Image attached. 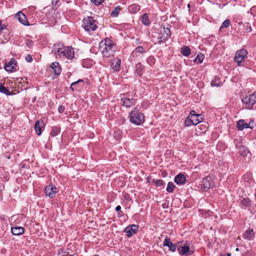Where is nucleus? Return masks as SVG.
<instances>
[{
	"label": "nucleus",
	"mask_w": 256,
	"mask_h": 256,
	"mask_svg": "<svg viewBox=\"0 0 256 256\" xmlns=\"http://www.w3.org/2000/svg\"><path fill=\"white\" fill-rule=\"evenodd\" d=\"M0 92L4 94L6 96H11L12 94V92H10L7 88L2 84H0Z\"/></svg>",
	"instance_id": "33"
},
{
	"label": "nucleus",
	"mask_w": 256,
	"mask_h": 256,
	"mask_svg": "<svg viewBox=\"0 0 256 256\" xmlns=\"http://www.w3.org/2000/svg\"><path fill=\"white\" fill-rule=\"evenodd\" d=\"M176 186L172 182H169L166 188V191L168 192L172 193L173 192Z\"/></svg>",
	"instance_id": "39"
},
{
	"label": "nucleus",
	"mask_w": 256,
	"mask_h": 256,
	"mask_svg": "<svg viewBox=\"0 0 256 256\" xmlns=\"http://www.w3.org/2000/svg\"><path fill=\"white\" fill-rule=\"evenodd\" d=\"M94 256H99L98 254H95Z\"/></svg>",
	"instance_id": "55"
},
{
	"label": "nucleus",
	"mask_w": 256,
	"mask_h": 256,
	"mask_svg": "<svg viewBox=\"0 0 256 256\" xmlns=\"http://www.w3.org/2000/svg\"><path fill=\"white\" fill-rule=\"evenodd\" d=\"M185 124L186 126H190L192 125H194L192 118V116L190 114L186 117V119Z\"/></svg>",
	"instance_id": "37"
},
{
	"label": "nucleus",
	"mask_w": 256,
	"mask_h": 256,
	"mask_svg": "<svg viewBox=\"0 0 256 256\" xmlns=\"http://www.w3.org/2000/svg\"><path fill=\"white\" fill-rule=\"evenodd\" d=\"M254 120H251L248 123H247L244 120H240L237 122L236 126L240 130L248 128L252 129L254 128Z\"/></svg>",
	"instance_id": "13"
},
{
	"label": "nucleus",
	"mask_w": 256,
	"mask_h": 256,
	"mask_svg": "<svg viewBox=\"0 0 256 256\" xmlns=\"http://www.w3.org/2000/svg\"><path fill=\"white\" fill-rule=\"evenodd\" d=\"M140 6L138 4H134L128 7V11L132 14H136L140 10Z\"/></svg>",
	"instance_id": "28"
},
{
	"label": "nucleus",
	"mask_w": 256,
	"mask_h": 256,
	"mask_svg": "<svg viewBox=\"0 0 256 256\" xmlns=\"http://www.w3.org/2000/svg\"><path fill=\"white\" fill-rule=\"evenodd\" d=\"M121 210V206H118L116 208V211L119 212Z\"/></svg>",
	"instance_id": "49"
},
{
	"label": "nucleus",
	"mask_w": 256,
	"mask_h": 256,
	"mask_svg": "<svg viewBox=\"0 0 256 256\" xmlns=\"http://www.w3.org/2000/svg\"><path fill=\"white\" fill-rule=\"evenodd\" d=\"M248 51L244 48H242L236 52L234 61L237 63L238 66H243L242 62L246 58H248Z\"/></svg>",
	"instance_id": "6"
},
{
	"label": "nucleus",
	"mask_w": 256,
	"mask_h": 256,
	"mask_svg": "<svg viewBox=\"0 0 256 256\" xmlns=\"http://www.w3.org/2000/svg\"><path fill=\"white\" fill-rule=\"evenodd\" d=\"M254 232L253 230L252 229H248L242 235V238L244 239L247 240H251L252 238L254 236Z\"/></svg>",
	"instance_id": "26"
},
{
	"label": "nucleus",
	"mask_w": 256,
	"mask_h": 256,
	"mask_svg": "<svg viewBox=\"0 0 256 256\" xmlns=\"http://www.w3.org/2000/svg\"><path fill=\"white\" fill-rule=\"evenodd\" d=\"M111 68L114 72H118L120 69L121 60L118 57L112 58L110 60Z\"/></svg>",
	"instance_id": "16"
},
{
	"label": "nucleus",
	"mask_w": 256,
	"mask_h": 256,
	"mask_svg": "<svg viewBox=\"0 0 256 256\" xmlns=\"http://www.w3.org/2000/svg\"><path fill=\"white\" fill-rule=\"evenodd\" d=\"M146 62L150 66H152L156 62V59L154 56H150L147 58Z\"/></svg>",
	"instance_id": "38"
},
{
	"label": "nucleus",
	"mask_w": 256,
	"mask_h": 256,
	"mask_svg": "<svg viewBox=\"0 0 256 256\" xmlns=\"http://www.w3.org/2000/svg\"><path fill=\"white\" fill-rule=\"evenodd\" d=\"M83 28L86 31H94L97 28L96 21L92 16H88L84 20Z\"/></svg>",
	"instance_id": "5"
},
{
	"label": "nucleus",
	"mask_w": 256,
	"mask_h": 256,
	"mask_svg": "<svg viewBox=\"0 0 256 256\" xmlns=\"http://www.w3.org/2000/svg\"><path fill=\"white\" fill-rule=\"evenodd\" d=\"M65 110L64 106L62 105L59 106L58 108V111L60 113H62Z\"/></svg>",
	"instance_id": "45"
},
{
	"label": "nucleus",
	"mask_w": 256,
	"mask_h": 256,
	"mask_svg": "<svg viewBox=\"0 0 256 256\" xmlns=\"http://www.w3.org/2000/svg\"><path fill=\"white\" fill-rule=\"evenodd\" d=\"M186 181V178L185 176L182 174L180 173L178 175H176L174 178V182L179 185L184 184H185Z\"/></svg>",
	"instance_id": "22"
},
{
	"label": "nucleus",
	"mask_w": 256,
	"mask_h": 256,
	"mask_svg": "<svg viewBox=\"0 0 256 256\" xmlns=\"http://www.w3.org/2000/svg\"><path fill=\"white\" fill-rule=\"evenodd\" d=\"M252 30V28L250 26H248L246 28V32H250Z\"/></svg>",
	"instance_id": "48"
},
{
	"label": "nucleus",
	"mask_w": 256,
	"mask_h": 256,
	"mask_svg": "<svg viewBox=\"0 0 256 256\" xmlns=\"http://www.w3.org/2000/svg\"><path fill=\"white\" fill-rule=\"evenodd\" d=\"M171 36L170 30L168 28L162 27L160 28V32L158 34V39L160 44L166 41Z\"/></svg>",
	"instance_id": "7"
},
{
	"label": "nucleus",
	"mask_w": 256,
	"mask_h": 256,
	"mask_svg": "<svg viewBox=\"0 0 256 256\" xmlns=\"http://www.w3.org/2000/svg\"><path fill=\"white\" fill-rule=\"evenodd\" d=\"M44 192L46 196L53 198L57 193V188L54 184H49L45 188Z\"/></svg>",
	"instance_id": "14"
},
{
	"label": "nucleus",
	"mask_w": 256,
	"mask_h": 256,
	"mask_svg": "<svg viewBox=\"0 0 256 256\" xmlns=\"http://www.w3.org/2000/svg\"><path fill=\"white\" fill-rule=\"evenodd\" d=\"M141 21L142 24L146 26H148L150 24V18L147 14H144L142 15Z\"/></svg>",
	"instance_id": "31"
},
{
	"label": "nucleus",
	"mask_w": 256,
	"mask_h": 256,
	"mask_svg": "<svg viewBox=\"0 0 256 256\" xmlns=\"http://www.w3.org/2000/svg\"><path fill=\"white\" fill-rule=\"evenodd\" d=\"M7 28V26L6 25V24H1V26H0V33L1 34L2 32L4 30H6Z\"/></svg>",
	"instance_id": "46"
},
{
	"label": "nucleus",
	"mask_w": 256,
	"mask_h": 256,
	"mask_svg": "<svg viewBox=\"0 0 256 256\" xmlns=\"http://www.w3.org/2000/svg\"><path fill=\"white\" fill-rule=\"evenodd\" d=\"M242 100L246 108L252 110L254 105L256 104V92L244 97Z\"/></svg>",
	"instance_id": "4"
},
{
	"label": "nucleus",
	"mask_w": 256,
	"mask_h": 256,
	"mask_svg": "<svg viewBox=\"0 0 256 256\" xmlns=\"http://www.w3.org/2000/svg\"><path fill=\"white\" fill-rule=\"evenodd\" d=\"M138 228L137 224H130L124 229V232L126 233L128 238H130L136 233Z\"/></svg>",
	"instance_id": "12"
},
{
	"label": "nucleus",
	"mask_w": 256,
	"mask_h": 256,
	"mask_svg": "<svg viewBox=\"0 0 256 256\" xmlns=\"http://www.w3.org/2000/svg\"><path fill=\"white\" fill-rule=\"evenodd\" d=\"M44 123L43 120H38L34 124V130L38 136H40L42 133V128L44 127Z\"/></svg>",
	"instance_id": "20"
},
{
	"label": "nucleus",
	"mask_w": 256,
	"mask_h": 256,
	"mask_svg": "<svg viewBox=\"0 0 256 256\" xmlns=\"http://www.w3.org/2000/svg\"><path fill=\"white\" fill-rule=\"evenodd\" d=\"M11 232L14 235L19 236L24 233V229L22 226H15L12 228Z\"/></svg>",
	"instance_id": "25"
},
{
	"label": "nucleus",
	"mask_w": 256,
	"mask_h": 256,
	"mask_svg": "<svg viewBox=\"0 0 256 256\" xmlns=\"http://www.w3.org/2000/svg\"><path fill=\"white\" fill-rule=\"evenodd\" d=\"M164 246H168L169 250L172 252H175L176 248L178 246L181 247L180 242H178L176 244H174L170 240V238L166 236L163 242Z\"/></svg>",
	"instance_id": "11"
},
{
	"label": "nucleus",
	"mask_w": 256,
	"mask_h": 256,
	"mask_svg": "<svg viewBox=\"0 0 256 256\" xmlns=\"http://www.w3.org/2000/svg\"><path fill=\"white\" fill-rule=\"evenodd\" d=\"M190 49L186 46H183L180 49L181 54L184 56H188L190 54Z\"/></svg>",
	"instance_id": "30"
},
{
	"label": "nucleus",
	"mask_w": 256,
	"mask_h": 256,
	"mask_svg": "<svg viewBox=\"0 0 256 256\" xmlns=\"http://www.w3.org/2000/svg\"><path fill=\"white\" fill-rule=\"evenodd\" d=\"M220 256H226V254H220Z\"/></svg>",
	"instance_id": "51"
},
{
	"label": "nucleus",
	"mask_w": 256,
	"mask_h": 256,
	"mask_svg": "<svg viewBox=\"0 0 256 256\" xmlns=\"http://www.w3.org/2000/svg\"><path fill=\"white\" fill-rule=\"evenodd\" d=\"M253 8H254V7H252V9H251V10H252Z\"/></svg>",
	"instance_id": "56"
},
{
	"label": "nucleus",
	"mask_w": 256,
	"mask_h": 256,
	"mask_svg": "<svg viewBox=\"0 0 256 256\" xmlns=\"http://www.w3.org/2000/svg\"><path fill=\"white\" fill-rule=\"evenodd\" d=\"M50 67L54 70L56 75H60L62 72V68L59 63L58 62H53L51 64Z\"/></svg>",
	"instance_id": "23"
},
{
	"label": "nucleus",
	"mask_w": 256,
	"mask_h": 256,
	"mask_svg": "<svg viewBox=\"0 0 256 256\" xmlns=\"http://www.w3.org/2000/svg\"><path fill=\"white\" fill-rule=\"evenodd\" d=\"M60 128L57 126L52 127L50 132V135L52 136H55L60 134Z\"/></svg>",
	"instance_id": "35"
},
{
	"label": "nucleus",
	"mask_w": 256,
	"mask_h": 256,
	"mask_svg": "<svg viewBox=\"0 0 256 256\" xmlns=\"http://www.w3.org/2000/svg\"><path fill=\"white\" fill-rule=\"evenodd\" d=\"M121 10V8L120 6H116L113 10L110 13V16L112 17H117L119 14Z\"/></svg>",
	"instance_id": "32"
},
{
	"label": "nucleus",
	"mask_w": 256,
	"mask_h": 256,
	"mask_svg": "<svg viewBox=\"0 0 256 256\" xmlns=\"http://www.w3.org/2000/svg\"><path fill=\"white\" fill-rule=\"evenodd\" d=\"M237 148L238 150L239 154L242 157L246 156L250 152L248 148L244 145H236Z\"/></svg>",
	"instance_id": "21"
},
{
	"label": "nucleus",
	"mask_w": 256,
	"mask_h": 256,
	"mask_svg": "<svg viewBox=\"0 0 256 256\" xmlns=\"http://www.w3.org/2000/svg\"><path fill=\"white\" fill-rule=\"evenodd\" d=\"M210 84L212 86H220L222 85L220 78L218 76H215L211 81Z\"/></svg>",
	"instance_id": "29"
},
{
	"label": "nucleus",
	"mask_w": 256,
	"mask_h": 256,
	"mask_svg": "<svg viewBox=\"0 0 256 256\" xmlns=\"http://www.w3.org/2000/svg\"><path fill=\"white\" fill-rule=\"evenodd\" d=\"M230 20H226L222 24V26H220V29H222V28H228L230 26Z\"/></svg>",
	"instance_id": "41"
},
{
	"label": "nucleus",
	"mask_w": 256,
	"mask_h": 256,
	"mask_svg": "<svg viewBox=\"0 0 256 256\" xmlns=\"http://www.w3.org/2000/svg\"><path fill=\"white\" fill-rule=\"evenodd\" d=\"M85 84H89V82L87 80L84 81L82 79H79L76 82H73L71 84L70 88L72 91H80L84 86Z\"/></svg>",
	"instance_id": "8"
},
{
	"label": "nucleus",
	"mask_w": 256,
	"mask_h": 256,
	"mask_svg": "<svg viewBox=\"0 0 256 256\" xmlns=\"http://www.w3.org/2000/svg\"><path fill=\"white\" fill-rule=\"evenodd\" d=\"M240 206L242 208L250 207L251 205V200L248 198H244L240 202Z\"/></svg>",
	"instance_id": "27"
},
{
	"label": "nucleus",
	"mask_w": 256,
	"mask_h": 256,
	"mask_svg": "<svg viewBox=\"0 0 256 256\" xmlns=\"http://www.w3.org/2000/svg\"><path fill=\"white\" fill-rule=\"evenodd\" d=\"M190 114L192 116L194 126L202 122L203 116L201 114H196L195 110H191L190 111Z\"/></svg>",
	"instance_id": "17"
},
{
	"label": "nucleus",
	"mask_w": 256,
	"mask_h": 256,
	"mask_svg": "<svg viewBox=\"0 0 256 256\" xmlns=\"http://www.w3.org/2000/svg\"><path fill=\"white\" fill-rule=\"evenodd\" d=\"M204 58V56L203 54L200 52L195 58L194 62H197L198 64H202Z\"/></svg>",
	"instance_id": "36"
},
{
	"label": "nucleus",
	"mask_w": 256,
	"mask_h": 256,
	"mask_svg": "<svg viewBox=\"0 0 256 256\" xmlns=\"http://www.w3.org/2000/svg\"><path fill=\"white\" fill-rule=\"evenodd\" d=\"M59 1L60 0H52V4L53 6H56Z\"/></svg>",
	"instance_id": "47"
},
{
	"label": "nucleus",
	"mask_w": 256,
	"mask_h": 256,
	"mask_svg": "<svg viewBox=\"0 0 256 256\" xmlns=\"http://www.w3.org/2000/svg\"><path fill=\"white\" fill-rule=\"evenodd\" d=\"M188 8H190V4H188Z\"/></svg>",
	"instance_id": "53"
},
{
	"label": "nucleus",
	"mask_w": 256,
	"mask_h": 256,
	"mask_svg": "<svg viewBox=\"0 0 256 256\" xmlns=\"http://www.w3.org/2000/svg\"><path fill=\"white\" fill-rule=\"evenodd\" d=\"M26 60L28 62H31L32 61V58L30 54H28L26 57Z\"/></svg>",
	"instance_id": "44"
},
{
	"label": "nucleus",
	"mask_w": 256,
	"mask_h": 256,
	"mask_svg": "<svg viewBox=\"0 0 256 256\" xmlns=\"http://www.w3.org/2000/svg\"><path fill=\"white\" fill-rule=\"evenodd\" d=\"M16 61L14 59H12L9 61L8 63H6L4 66V69L6 71L8 72H12L14 70L16 65Z\"/></svg>",
	"instance_id": "19"
},
{
	"label": "nucleus",
	"mask_w": 256,
	"mask_h": 256,
	"mask_svg": "<svg viewBox=\"0 0 256 256\" xmlns=\"http://www.w3.org/2000/svg\"><path fill=\"white\" fill-rule=\"evenodd\" d=\"M16 18H18L19 22L24 26H28L30 24L26 16L22 12H18L16 14Z\"/></svg>",
	"instance_id": "18"
},
{
	"label": "nucleus",
	"mask_w": 256,
	"mask_h": 256,
	"mask_svg": "<svg viewBox=\"0 0 256 256\" xmlns=\"http://www.w3.org/2000/svg\"><path fill=\"white\" fill-rule=\"evenodd\" d=\"M205 126V128H207V126H206V124H204V126Z\"/></svg>",
	"instance_id": "54"
},
{
	"label": "nucleus",
	"mask_w": 256,
	"mask_h": 256,
	"mask_svg": "<svg viewBox=\"0 0 256 256\" xmlns=\"http://www.w3.org/2000/svg\"><path fill=\"white\" fill-rule=\"evenodd\" d=\"M144 70V66L140 62H138L136 64L135 73L138 76H142Z\"/></svg>",
	"instance_id": "24"
},
{
	"label": "nucleus",
	"mask_w": 256,
	"mask_h": 256,
	"mask_svg": "<svg viewBox=\"0 0 256 256\" xmlns=\"http://www.w3.org/2000/svg\"><path fill=\"white\" fill-rule=\"evenodd\" d=\"M130 122L136 126H139L144 122V116L140 112L138 107H134L128 114Z\"/></svg>",
	"instance_id": "2"
},
{
	"label": "nucleus",
	"mask_w": 256,
	"mask_h": 256,
	"mask_svg": "<svg viewBox=\"0 0 256 256\" xmlns=\"http://www.w3.org/2000/svg\"><path fill=\"white\" fill-rule=\"evenodd\" d=\"M58 48H54V52L61 58L71 60L74 56V50L72 47L64 46L62 44H58Z\"/></svg>",
	"instance_id": "3"
},
{
	"label": "nucleus",
	"mask_w": 256,
	"mask_h": 256,
	"mask_svg": "<svg viewBox=\"0 0 256 256\" xmlns=\"http://www.w3.org/2000/svg\"><path fill=\"white\" fill-rule=\"evenodd\" d=\"M100 48L104 56L108 58L113 56L116 50V46L110 38H106L100 43Z\"/></svg>",
	"instance_id": "1"
},
{
	"label": "nucleus",
	"mask_w": 256,
	"mask_h": 256,
	"mask_svg": "<svg viewBox=\"0 0 256 256\" xmlns=\"http://www.w3.org/2000/svg\"><path fill=\"white\" fill-rule=\"evenodd\" d=\"M26 46H28V48H31L33 46L32 40L30 39H28L26 40Z\"/></svg>",
	"instance_id": "42"
},
{
	"label": "nucleus",
	"mask_w": 256,
	"mask_h": 256,
	"mask_svg": "<svg viewBox=\"0 0 256 256\" xmlns=\"http://www.w3.org/2000/svg\"><path fill=\"white\" fill-rule=\"evenodd\" d=\"M104 0H91L92 2L94 3L96 6L101 4Z\"/></svg>",
	"instance_id": "43"
},
{
	"label": "nucleus",
	"mask_w": 256,
	"mask_h": 256,
	"mask_svg": "<svg viewBox=\"0 0 256 256\" xmlns=\"http://www.w3.org/2000/svg\"><path fill=\"white\" fill-rule=\"evenodd\" d=\"M236 252H238V251L239 250V248H237L236 249Z\"/></svg>",
	"instance_id": "52"
},
{
	"label": "nucleus",
	"mask_w": 256,
	"mask_h": 256,
	"mask_svg": "<svg viewBox=\"0 0 256 256\" xmlns=\"http://www.w3.org/2000/svg\"><path fill=\"white\" fill-rule=\"evenodd\" d=\"M200 185L202 186L204 190L206 191L210 187H212L214 186L213 176L209 175L204 178L201 181Z\"/></svg>",
	"instance_id": "10"
},
{
	"label": "nucleus",
	"mask_w": 256,
	"mask_h": 256,
	"mask_svg": "<svg viewBox=\"0 0 256 256\" xmlns=\"http://www.w3.org/2000/svg\"><path fill=\"white\" fill-rule=\"evenodd\" d=\"M226 255V256H231V254L230 253H227Z\"/></svg>",
	"instance_id": "50"
},
{
	"label": "nucleus",
	"mask_w": 256,
	"mask_h": 256,
	"mask_svg": "<svg viewBox=\"0 0 256 256\" xmlns=\"http://www.w3.org/2000/svg\"><path fill=\"white\" fill-rule=\"evenodd\" d=\"M144 52V48L142 46L136 47L131 54L132 56H134L137 53H142Z\"/></svg>",
	"instance_id": "34"
},
{
	"label": "nucleus",
	"mask_w": 256,
	"mask_h": 256,
	"mask_svg": "<svg viewBox=\"0 0 256 256\" xmlns=\"http://www.w3.org/2000/svg\"><path fill=\"white\" fill-rule=\"evenodd\" d=\"M152 182L158 187L162 186L164 184V181L162 180L153 179Z\"/></svg>",
	"instance_id": "40"
},
{
	"label": "nucleus",
	"mask_w": 256,
	"mask_h": 256,
	"mask_svg": "<svg viewBox=\"0 0 256 256\" xmlns=\"http://www.w3.org/2000/svg\"><path fill=\"white\" fill-rule=\"evenodd\" d=\"M181 247L178 246V250L181 255L190 256L192 254V252H190V246L188 245V242H186V244H182L183 242H180Z\"/></svg>",
	"instance_id": "15"
},
{
	"label": "nucleus",
	"mask_w": 256,
	"mask_h": 256,
	"mask_svg": "<svg viewBox=\"0 0 256 256\" xmlns=\"http://www.w3.org/2000/svg\"><path fill=\"white\" fill-rule=\"evenodd\" d=\"M127 94H121L120 100L122 102V106L126 108H130L135 106L136 103V100L134 98H129L125 96Z\"/></svg>",
	"instance_id": "9"
}]
</instances>
